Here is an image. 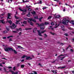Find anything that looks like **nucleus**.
<instances>
[{"label": "nucleus", "instance_id": "nucleus-25", "mask_svg": "<svg viewBox=\"0 0 74 74\" xmlns=\"http://www.w3.org/2000/svg\"><path fill=\"white\" fill-rule=\"evenodd\" d=\"M52 18V16H49V17L48 18V19H49Z\"/></svg>", "mask_w": 74, "mask_h": 74}, {"label": "nucleus", "instance_id": "nucleus-57", "mask_svg": "<svg viewBox=\"0 0 74 74\" xmlns=\"http://www.w3.org/2000/svg\"><path fill=\"white\" fill-rule=\"evenodd\" d=\"M8 69H12V67H11V66H9L8 67Z\"/></svg>", "mask_w": 74, "mask_h": 74}, {"label": "nucleus", "instance_id": "nucleus-34", "mask_svg": "<svg viewBox=\"0 0 74 74\" xmlns=\"http://www.w3.org/2000/svg\"><path fill=\"white\" fill-rule=\"evenodd\" d=\"M12 36H8V37H7V38H10V37H12Z\"/></svg>", "mask_w": 74, "mask_h": 74}, {"label": "nucleus", "instance_id": "nucleus-51", "mask_svg": "<svg viewBox=\"0 0 74 74\" xmlns=\"http://www.w3.org/2000/svg\"><path fill=\"white\" fill-rule=\"evenodd\" d=\"M0 66H1V67H3V66L2 65V64H0Z\"/></svg>", "mask_w": 74, "mask_h": 74}, {"label": "nucleus", "instance_id": "nucleus-20", "mask_svg": "<svg viewBox=\"0 0 74 74\" xmlns=\"http://www.w3.org/2000/svg\"><path fill=\"white\" fill-rule=\"evenodd\" d=\"M8 23H9L10 24V25H11V24H12V22L11 21V20H10V21H8Z\"/></svg>", "mask_w": 74, "mask_h": 74}, {"label": "nucleus", "instance_id": "nucleus-23", "mask_svg": "<svg viewBox=\"0 0 74 74\" xmlns=\"http://www.w3.org/2000/svg\"><path fill=\"white\" fill-rule=\"evenodd\" d=\"M34 19H38V16H36L34 17Z\"/></svg>", "mask_w": 74, "mask_h": 74}, {"label": "nucleus", "instance_id": "nucleus-19", "mask_svg": "<svg viewBox=\"0 0 74 74\" xmlns=\"http://www.w3.org/2000/svg\"><path fill=\"white\" fill-rule=\"evenodd\" d=\"M20 22V20L16 21V24H18L19 22Z\"/></svg>", "mask_w": 74, "mask_h": 74}, {"label": "nucleus", "instance_id": "nucleus-8", "mask_svg": "<svg viewBox=\"0 0 74 74\" xmlns=\"http://www.w3.org/2000/svg\"><path fill=\"white\" fill-rule=\"evenodd\" d=\"M19 10L20 11H22V12H25L27 11L26 9L22 10L20 8H19Z\"/></svg>", "mask_w": 74, "mask_h": 74}, {"label": "nucleus", "instance_id": "nucleus-48", "mask_svg": "<svg viewBox=\"0 0 74 74\" xmlns=\"http://www.w3.org/2000/svg\"><path fill=\"white\" fill-rule=\"evenodd\" d=\"M14 74H18V72H15L14 73Z\"/></svg>", "mask_w": 74, "mask_h": 74}, {"label": "nucleus", "instance_id": "nucleus-9", "mask_svg": "<svg viewBox=\"0 0 74 74\" xmlns=\"http://www.w3.org/2000/svg\"><path fill=\"white\" fill-rule=\"evenodd\" d=\"M29 20L30 21H33V22H36V20L35 19H33V18H29Z\"/></svg>", "mask_w": 74, "mask_h": 74}, {"label": "nucleus", "instance_id": "nucleus-53", "mask_svg": "<svg viewBox=\"0 0 74 74\" xmlns=\"http://www.w3.org/2000/svg\"><path fill=\"white\" fill-rule=\"evenodd\" d=\"M64 68H66V66H65L62 67L61 68V69H64Z\"/></svg>", "mask_w": 74, "mask_h": 74}, {"label": "nucleus", "instance_id": "nucleus-22", "mask_svg": "<svg viewBox=\"0 0 74 74\" xmlns=\"http://www.w3.org/2000/svg\"><path fill=\"white\" fill-rule=\"evenodd\" d=\"M12 1V0H8V3H11Z\"/></svg>", "mask_w": 74, "mask_h": 74}, {"label": "nucleus", "instance_id": "nucleus-16", "mask_svg": "<svg viewBox=\"0 0 74 74\" xmlns=\"http://www.w3.org/2000/svg\"><path fill=\"white\" fill-rule=\"evenodd\" d=\"M51 71H52V72L54 74H56L57 73V72L55 71L54 70H51Z\"/></svg>", "mask_w": 74, "mask_h": 74}, {"label": "nucleus", "instance_id": "nucleus-61", "mask_svg": "<svg viewBox=\"0 0 74 74\" xmlns=\"http://www.w3.org/2000/svg\"><path fill=\"white\" fill-rule=\"evenodd\" d=\"M10 71L11 73H14V71H11V70H10Z\"/></svg>", "mask_w": 74, "mask_h": 74}, {"label": "nucleus", "instance_id": "nucleus-39", "mask_svg": "<svg viewBox=\"0 0 74 74\" xmlns=\"http://www.w3.org/2000/svg\"><path fill=\"white\" fill-rule=\"evenodd\" d=\"M4 70L5 72H7V70L6 69H5V67L4 68Z\"/></svg>", "mask_w": 74, "mask_h": 74}, {"label": "nucleus", "instance_id": "nucleus-64", "mask_svg": "<svg viewBox=\"0 0 74 74\" xmlns=\"http://www.w3.org/2000/svg\"><path fill=\"white\" fill-rule=\"evenodd\" d=\"M29 29H30V28H26L25 29V30H29Z\"/></svg>", "mask_w": 74, "mask_h": 74}, {"label": "nucleus", "instance_id": "nucleus-41", "mask_svg": "<svg viewBox=\"0 0 74 74\" xmlns=\"http://www.w3.org/2000/svg\"><path fill=\"white\" fill-rule=\"evenodd\" d=\"M64 58H65V57H62L61 59V60H63V59H64Z\"/></svg>", "mask_w": 74, "mask_h": 74}, {"label": "nucleus", "instance_id": "nucleus-35", "mask_svg": "<svg viewBox=\"0 0 74 74\" xmlns=\"http://www.w3.org/2000/svg\"><path fill=\"white\" fill-rule=\"evenodd\" d=\"M37 4H42V1H40L39 2H38Z\"/></svg>", "mask_w": 74, "mask_h": 74}, {"label": "nucleus", "instance_id": "nucleus-52", "mask_svg": "<svg viewBox=\"0 0 74 74\" xmlns=\"http://www.w3.org/2000/svg\"><path fill=\"white\" fill-rule=\"evenodd\" d=\"M39 66H40L41 67H42V65L40 63H39Z\"/></svg>", "mask_w": 74, "mask_h": 74}, {"label": "nucleus", "instance_id": "nucleus-30", "mask_svg": "<svg viewBox=\"0 0 74 74\" xmlns=\"http://www.w3.org/2000/svg\"><path fill=\"white\" fill-rule=\"evenodd\" d=\"M28 13L29 14H27V16H30V12H28Z\"/></svg>", "mask_w": 74, "mask_h": 74}, {"label": "nucleus", "instance_id": "nucleus-15", "mask_svg": "<svg viewBox=\"0 0 74 74\" xmlns=\"http://www.w3.org/2000/svg\"><path fill=\"white\" fill-rule=\"evenodd\" d=\"M32 14H33V15H34L36 14V12L34 11H33L32 12H31Z\"/></svg>", "mask_w": 74, "mask_h": 74}, {"label": "nucleus", "instance_id": "nucleus-63", "mask_svg": "<svg viewBox=\"0 0 74 74\" xmlns=\"http://www.w3.org/2000/svg\"><path fill=\"white\" fill-rule=\"evenodd\" d=\"M66 11V9H65V8H64L63 9V11H64H64Z\"/></svg>", "mask_w": 74, "mask_h": 74}, {"label": "nucleus", "instance_id": "nucleus-46", "mask_svg": "<svg viewBox=\"0 0 74 74\" xmlns=\"http://www.w3.org/2000/svg\"><path fill=\"white\" fill-rule=\"evenodd\" d=\"M50 33L51 34H52V35H54V34H55L54 33H52L51 32H50Z\"/></svg>", "mask_w": 74, "mask_h": 74}, {"label": "nucleus", "instance_id": "nucleus-17", "mask_svg": "<svg viewBox=\"0 0 74 74\" xmlns=\"http://www.w3.org/2000/svg\"><path fill=\"white\" fill-rule=\"evenodd\" d=\"M21 68H24L25 67V65L23 64L21 65Z\"/></svg>", "mask_w": 74, "mask_h": 74}, {"label": "nucleus", "instance_id": "nucleus-50", "mask_svg": "<svg viewBox=\"0 0 74 74\" xmlns=\"http://www.w3.org/2000/svg\"><path fill=\"white\" fill-rule=\"evenodd\" d=\"M64 35L66 36H68V34H65Z\"/></svg>", "mask_w": 74, "mask_h": 74}, {"label": "nucleus", "instance_id": "nucleus-29", "mask_svg": "<svg viewBox=\"0 0 74 74\" xmlns=\"http://www.w3.org/2000/svg\"><path fill=\"white\" fill-rule=\"evenodd\" d=\"M44 35L45 36L44 37L45 38L47 37V34H44Z\"/></svg>", "mask_w": 74, "mask_h": 74}, {"label": "nucleus", "instance_id": "nucleus-13", "mask_svg": "<svg viewBox=\"0 0 74 74\" xmlns=\"http://www.w3.org/2000/svg\"><path fill=\"white\" fill-rule=\"evenodd\" d=\"M60 16L59 15H58L56 16V18H60Z\"/></svg>", "mask_w": 74, "mask_h": 74}, {"label": "nucleus", "instance_id": "nucleus-36", "mask_svg": "<svg viewBox=\"0 0 74 74\" xmlns=\"http://www.w3.org/2000/svg\"><path fill=\"white\" fill-rule=\"evenodd\" d=\"M7 33V31H4L3 32V33H4V34H5L6 33Z\"/></svg>", "mask_w": 74, "mask_h": 74}, {"label": "nucleus", "instance_id": "nucleus-58", "mask_svg": "<svg viewBox=\"0 0 74 74\" xmlns=\"http://www.w3.org/2000/svg\"><path fill=\"white\" fill-rule=\"evenodd\" d=\"M6 29L8 31H9V30H10V29H9L7 28V27H6Z\"/></svg>", "mask_w": 74, "mask_h": 74}, {"label": "nucleus", "instance_id": "nucleus-6", "mask_svg": "<svg viewBox=\"0 0 74 74\" xmlns=\"http://www.w3.org/2000/svg\"><path fill=\"white\" fill-rule=\"evenodd\" d=\"M16 27V25H15L14 24H13V25L11 26H10L11 29H15Z\"/></svg>", "mask_w": 74, "mask_h": 74}, {"label": "nucleus", "instance_id": "nucleus-38", "mask_svg": "<svg viewBox=\"0 0 74 74\" xmlns=\"http://www.w3.org/2000/svg\"><path fill=\"white\" fill-rule=\"evenodd\" d=\"M64 56V55H61L59 56L58 57V58H60V56Z\"/></svg>", "mask_w": 74, "mask_h": 74}, {"label": "nucleus", "instance_id": "nucleus-10", "mask_svg": "<svg viewBox=\"0 0 74 74\" xmlns=\"http://www.w3.org/2000/svg\"><path fill=\"white\" fill-rule=\"evenodd\" d=\"M61 29L63 31H64V30H65V29H64V26L62 25L61 26Z\"/></svg>", "mask_w": 74, "mask_h": 74}, {"label": "nucleus", "instance_id": "nucleus-32", "mask_svg": "<svg viewBox=\"0 0 74 74\" xmlns=\"http://www.w3.org/2000/svg\"><path fill=\"white\" fill-rule=\"evenodd\" d=\"M70 50L71 52H74V50L73 49H71Z\"/></svg>", "mask_w": 74, "mask_h": 74}, {"label": "nucleus", "instance_id": "nucleus-5", "mask_svg": "<svg viewBox=\"0 0 74 74\" xmlns=\"http://www.w3.org/2000/svg\"><path fill=\"white\" fill-rule=\"evenodd\" d=\"M31 57L30 56H26V60H32V58H31Z\"/></svg>", "mask_w": 74, "mask_h": 74}, {"label": "nucleus", "instance_id": "nucleus-12", "mask_svg": "<svg viewBox=\"0 0 74 74\" xmlns=\"http://www.w3.org/2000/svg\"><path fill=\"white\" fill-rule=\"evenodd\" d=\"M70 23L72 24V25H74V21L73 20H71V22Z\"/></svg>", "mask_w": 74, "mask_h": 74}, {"label": "nucleus", "instance_id": "nucleus-33", "mask_svg": "<svg viewBox=\"0 0 74 74\" xmlns=\"http://www.w3.org/2000/svg\"><path fill=\"white\" fill-rule=\"evenodd\" d=\"M23 23H24V24H27V22L25 21L23 22Z\"/></svg>", "mask_w": 74, "mask_h": 74}, {"label": "nucleus", "instance_id": "nucleus-37", "mask_svg": "<svg viewBox=\"0 0 74 74\" xmlns=\"http://www.w3.org/2000/svg\"><path fill=\"white\" fill-rule=\"evenodd\" d=\"M39 40H43L42 38H41V37H39Z\"/></svg>", "mask_w": 74, "mask_h": 74}, {"label": "nucleus", "instance_id": "nucleus-7", "mask_svg": "<svg viewBox=\"0 0 74 74\" xmlns=\"http://www.w3.org/2000/svg\"><path fill=\"white\" fill-rule=\"evenodd\" d=\"M16 27V25H15L14 24H13V25L11 26H10L11 29H15Z\"/></svg>", "mask_w": 74, "mask_h": 74}, {"label": "nucleus", "instance_id": "nucleus-11", "mask_svg": "<svg viewBox=\"0 0 74 74\" xmlns=\"http://www.w3.org/2000/svg\"><path fill=\"white\" fill-rule=\"evenodd\" d=\"M11 16V14L8 13V19H10V16Z\"/></svg>", "mask_w": 74, "mask_h": 74}, {"label": "nucleus", "instance_id": "nucleus-60", "mask_svg": "<svg viewBox=\"0 0 74 74\" xmlns=\"http://www.w3.org/2000/svg\"><path fill=\"white\" fill-rule=\"evenodd\" d=\"M12 32H13V33H17V32L15 31H13Z\"/></svg>", "mask_w": 74, "mask_h": 74}, {"label": "nucleus", "instance_id": "nucleus-14", "mask_svg": "<svg viewBox=\"0 0 74 74\" xmlns=\"http://www.w3.org/2000/svg\"><path fill=\"white\" fill-rule=\"evenodd\" d=\"M59 25V24H56L55 26L56 27H55L54 28H56V27H58V26Z\"/></svg>", "mask_w": 74, "mask_h": 74}, {"label": "nucleus", "instance_id": "nucleus-55", "mask_svg": "<svg viewBox=\"0 0 74 74\" xmlns=\"http://www.w3.org/2000/svg\"><path fill=\"white\" fill-rule=\"evenodd\" d=\"M60 45H64V44L63 43H60Z\"/></svg>", "mask_w": 74, "mask_h": 74}, {"label": "nucleus", "instance_id": "nucleus-44", "mask_svg": "<svg viewBox=\"0 0 74 74\" xmlns=\"http://www.w3.org/2000/svg\"><path fill=\"white\" fill-rule=\"evenodd\" d=\"M54 23L53 22H52L51 23V25H54Z\"/></svg>", "mask_w": 74, "mask_h": 74}, {"label": "nucleus", "instance_id": "nucleus-42", "mask_svg": "<svg viewBox=\"0 0 74 74\" xmlns=\"http://www.w3.org/2000/svg\"><path fill=\"white\" fill-rule=\"evenodd\" d=\"M26 58V56L25 55L23 56L22 57V58Z\"/></svg>", "mask_w": 74, "mask_h": 74}, {"label": "nucleus", "instance_id": "nucleus-49", "mask_svg": "<svg viewBox=\"0 0 74 74\" xmlns=\"http://www.w3.org/2000/svg\"><path fill=\"white\" fill-rule=\"evenodd\" d=\"M47 71H49L50 72V70H49V69H47Z\"/></svg>", "mask_w": 74, "mask_h": 74}, {"label": "nucleus", "instance_id": "nucleus-27", "mask_svg": "<svg viewBox=\"0 0 74 74\" xmlns=\"http://www.w3.org/2000/svg\"><path fill=\"white\" fill-rule=\"evenodd\" d=\"M34 73H31V74H37V72H35V71H34Z\"/></svg>", "mask_w": 74, "mask_h": 74}, {"label": "nucleus", "instance_id": "nucleus-24", "mask_svg": "<svg viewBox=\"0 0 74 74\" xmlns=\"http://www.w3.org/2000/svg\"><path fill=\"white\" fill-rule=\"evenodd\" d=\"M43 18V17H42L41 18H39V21H40V22L41 21V19H42Z\"/></svg>", "mask_w": 74, "mask_h": 74}, {"label": "nucleus", "instance_id": "nucleus-21", "mask_svg": "<svg viewBox=\"0 0 74 74\" xmlns=\"http://www.w3.org/2000/svg\"><path fill=\"white\" fill-rule=\"evenodd\" d=\"M0 22L2 23H4V20H0Z\"/></svg>", "mask_w": 74, "mask_h": 74}, {"label": "nucleus", "instance_id": "nucleus-45", "mask_svg": "<svg viewBox=\"0 0 74 74\" xmlns=\"http://www.w3.org/2000/svg\"><path fill=\"white\" fill-rule=\"evenodd\" d=\"M18 48H21V49H24V48L22 47H18Z\"/></svg>", "mask_w": 74, "mask_h": 74}, {"label": "nucleus", "instance_id": "nucleus-31", "mask_svg": "<svg viewBox=\"0 0 74 74\" xmlns=\"http://www.w3.org/2000/svg\"><path fill=\"white\" fill-rule=\"evenodd\" d=\"M45 25H49V23L47 22H45Z\"/></svg>", "mask_w": 74, "mask_h": 74}, {"label": "nucleus", "instance_id": "nucleus-47", "mask_svg": "<svg viewBox=\"0 0 74 74\" xmlns=\"http://www.w3.org/2000/svg\"><path fill=\"white\" fill-rule=\"evenodd\" d=\"M15 69H16V68L15 67H13V70L14 71H15Z\"/></svg>", "mask_w": 74, "mask_h": 74}, {"label": "nucleus", "instance_id": "nucleus-54", "mask_svg": "<svg viewBox=\"0 0 74 74\" xmlns=\"http://www.w3.org/2000/svg\"><path fill=\"white\" fill-rule=\"evenodd\" d=\"M24 61H25L24 60H21V62H24Z\"/></svg>", "mask_w": 74, "mask_h": 74}, {"label": "nucleus", "instance_id": "nucleus-56", "mask_svg": "<svg viewBox=\"0 0 74 74\" xmlns=\"http://www.w3.org/2000/svg\"><path fill=\"white\" fill-rule=\"evenodd\" d=\"M6 38H6V37H3V39L4 40V39H6Z\"/></svg>", "mask_w": 74, "mask_h": 74}, {"label": "nucleus", "instance_id": "nucleus-4", "mask_svg": "<svg viewBox=\"0 0 74 74\" xmlns=\"http://www.w3.org/2000/svg\"><path fill=\"white\" fill-rule=\"evenodd\" d=\"M38 32V35L39 36H41V37H42V35H41V33H44L45 32H46V30H43L41 32H40V30H38L37 31Z\"/></svg>", "mask_w": 74, "mask_h": 74}, {"label": "nucleus", "instance_id": "nucleus-28", "mask_svg": "<svg viewBox=\"0 0 74 74\" xmlns=\"http://www.w3.org/2000/svg\"><path fill=\"white\" fill-rule=\"evenodd\" d=\"M17 67H19V66H20V63H18L17 64Z\"/></svg>", "mask_w": 74, "mask_h": 74}, {"label": "nucleus", "instance_id": "nucleus-3", "mask_svg": "<svg viewBox=\"0 0 74 74\" xmlns=\"http://www.w3.org/2000/svg\"><path fill=\"white\" fill-rule=\"evenodd\" d=\"M69 21L66 19V18H64L63 19V21L62 22V23L64 25H67L69 23Z\"/></svg>", "mask_w": 74, "mask_h": 74}, {"label": "nucleus", "instance_id": "nucleus-59", "mask_svg": "<svg viewBox=\"0 0 74 74\" xmlns=\"http://www.w3.org/2000/svg\"><path fill=\"white\" fill-rule=\"evenodd\" d=\"M30 24L32 25V26H33V23H32V22H31L30 23Z\"/></svg>", "mask_w": 74, "mask_h": 74}, {"label": "nucleus", "instance_id": "nucleus-2", "mask_svg": "<svg viewBox=\"0 0 74 74\" xmlns=\"http://www.w3.org/2000/svg\"><path fill=\"white\" fill-rule=\"evenodd\" d=\"M36 25H38V26H40V29L41 30H44V24L42 23L40 24H39L38 23H36Z\"/></svg>", "mask_w": 74, "mask_h": 74}, {"label": "nucleus", "instance_id": "nucleus-1", "mask_svg": "<svg viewBox=\"0 0 74 74\" xmlns=\"http://www.w3.org/2000/svg\"><path fill=\"white\" fill-rule=\"evenodd\" d=\"M4 49L6 52L9 51H12V52H14L15 54L17 53V51H16L15 50H14L13 48H11L6 47Z\"/></svg>", "mask_w": 74, "mask_h": 74}, {"label": "nucleus", "instance_id": "nucleus-26", "mask_svg": "<svg viewBox=\"0 0 74 74\" xmlns=\"http://www.w3.org/2000/svg\"><path fill=\"white\" fill-rule=\"evenodd\" d=\"M14 17L16 19H19V17L16 16H14Z\"/></svg>", "mask_w": 74, "mask_h": 74}, {"label": "nucleus", "instance_id": "nucleus-43", "mask_svg": "<svg viewBox=\"0 0 74 74\" xmlns=\"http://www.w3.org/2000/svg\"><path fill=\"white\" fill-rule=\"evenodd\" d=\"M51 4H50V5H48V4H46V5H49V6H51V5H53V4H52V3H51Z\"/></svg>", "mask_w": 74, "mask_h": 74}, {"label": "nucleus", "instance_id": "nucleus-62", "mask_svg": "<svg viewBox=\"0 0 74 74\" xmlns=\"http://www.w3.org/2000/svg\"><path fill=\"white\" fill-rule=\"evenodd\" d=\"M10 71L11 73H14V71H11V70H10Z\"/></svg>", "mask_w": 74, "mask_h": 74}, {"label": "nucleus", "instance_id": "nucleus-40", "mask_svg": "<svg viewBox=\"0 0 74 74\" xmlns=\"http://www.w3.org/2000/svg\"><path fill=\"white\" fill-rule=\"evenodd\" d=\"M28 10V11H29V12H30V11H31L32 10H31V9L30 8H29Z\"/></svg>", "mask_w": 74, "mask_h": 74}, {"label": "nucleus", "instance_id": "nucleus-18", "mask_svg": "<svg viewBox=\"0 0 74 74\" xmlns=\"http://www.w3.org/2000/svg\"><path fill=\"white\" fill-rule=\"evenodd\" d=\"M37 30V28H35L33 30V32L34 33H36V31Z\"/></svg>", "mask_w": 74, "mask_h": 74}]
</instances>
